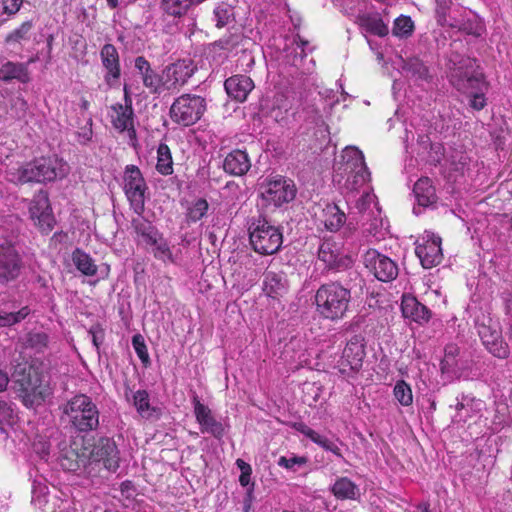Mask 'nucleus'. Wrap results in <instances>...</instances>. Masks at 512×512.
Wrapping results in <instances>:
<instances>
[{"mask_svg": "<svg viewBox=\"0 0 512 512\" xmlns=\"http://www.w3.org/2000/svg\"><path fill=\"white\" fill-rule=\"evenodd\" d=\"M444 352V358L440 363L441 372L451 379L460 378L465 368V362L458 358L460 348L456 344H448Z\"/></svg>", "mask_w": 512, "mask_h": 512, "instance_id": "4be33fe9", "label": "nucleus"}, {"mask_svg": "<svg viewBox=\"0 0 512 512\" xmlns=\"http://www.w3.org/2000/svg\"><path fill=\"white\" fill-rule=\"evenodd\" d=\"M449 27L457 28L459 31H462L474 37L482 36V34L485 31V25L483 21L476 15L470 18H453L451 23H449Z\"/></svg>", "mask_w": 512, "mask_h": 512, "instance_id": "72a5a7b5", "label": "nucleus"}, {"mask_svg": "<svg viewBox=\"0 0 512 512\" xmlns=\"http://www.w3.org/2000/svg\"><path fill=\"white\" fill-rule=\"evenodd\" d=\"M251 167V161L248 154L243 150H233L224 159L223 169L233 176H242L246 174Z\"/></svg>", "mask_w": 512, "mask_h": 512, "instance_id": "bb28decb", "label": "nucleus"}, {"mask_svg": "<svg viewBox=\"0 0 512 512\" xmlns=\"http://www.w3.org/2000/svg\"><path fill=\"white\" fill-rule=\"evenodd\" d=\"M249 239L255 252L262 255L276 253L283 242L278 227L268 223L265 218L253 219L249 225Z\"/></svg>", "mask_w": 512, "mask_h": 512, "instance_id": "0eeeda50", "label": "nucleus"}, {"mask_svg": "<svg viewBox=\"0 0 512 512\" xmlns=\"http://www.w3.org/2000/svg\"><path fill=\"white\" fill-rule=\"evenodd\" d=\"M125 92V105L117 103L111 107L115 115H112L111 122L115 129L120 132L128 131L130 137L136 136V131L134 129L133 117L134 112L132 108V100L127 93L126 87L124 88Z\"/></svg>", "mask_w": 512, "mask_h": 512, "instance_id": "6ab92c4d", "label": "nucleus"}, {"mask_svg": "<svg viewBox=\"0 0 512 512\" xmlns=\"http://www.w3.org/2000/svg\"><path fill=\"white\" fill-rule=\"evenodd\" d=\"M393 393L396 400L402 406H410L413 403L412 389L404 380L396 382Z\"/></svg>", "mask_w": 512, "mask_h": 512, "instance_id": "c03bdc74", "label": "nucleus"}, {"mask_svg": "<svg viewBox=\"0 0 512 512\" xmlns=\"http://www.w3.org/2000/svg\"><path fill=\"white\" fill-rule=\"evenodd\" d=\"M363 263L367 269L382 282H390L398 276L397 263L375 249H368L363 255Z\"/></svg>", "mask_w": 512, "mask_h": 512, "instance_id": "f8f14e48", "label": "nucleus"}, {"mask_svg": "<svg viewBox=\"0 0 512 512\" xmlns=\"http://www.w3.org/2000/svg\"><path fill=\"white\" fill-rule=\"evenodd\" d=\"M88 332L92 337L93 345L96 347L97 350H99V347L104 340V329L101 327L100 324H95L90 327Z\"/></svg>", "mask_w": 512, "mask_h": 512, "instance_id": "052dcab7", "label": "nucleus"}, {"mask_svg": "<svg viewBox=\"0 0 512 512\" xmlns=\"http://www.w3.org/2000/svg\"><path fill=\"white\" fill-rule=\"evenodd\" d=\"M355 22L361 29L378 37H385L389 33L388 25L379 13H362L357 15Z\"/></svg>", "mask_w": 512, "mask_h": 512, "instance_id": "cd10ccee", "label": "nucleus"}, {"mask_svg": "<svg viewBox=\"0 0 512 512\" xmlns=\"http://www.w3.org/2000/svg\"><path fill=\"white\" fill-rule=\"evenodd\" d=\"M24 0H2L3 13L12 16L21 8Z\"/></svg>", "mask_w": 512, "mask_h": 512, "instance_id": "680f3d73", "label": "nucleus"}, {"mask_svg": "<svg viewBox=\"0 0 512 512\" xmlns=\"http://www.w3.org/2000/svg\"><path fill=\"white\" fill-rule=\"evenodd\" d=\"M123 190L130 208L141 216L145 210L148 186L141 170L135 165H127L123 173Z\"/></svg>", "mask_w": 512, "mask_h": 512, "instance_id": "6e6552de", "label": "nucleus"}, {"mask_svg": "<svg viewBox=\"0 0 512 512\" xmlns=\"http://www.w3.org/2000/svg\"><path fill=\"white\" fill-rule=\"evenodd\" d=\"M17 392L23 404L28 407L39 406L49 398L53 389L51 375L45 365H17L13 372Z\"/></svg>", "mask_w": 512, "mask_h": 512, "instance_id": "f257e3e1", "label": "nucleus"}, {"mask_svg": "<svg viewBox=\"0 0 512 512\" xmlns=\"http://www.w3.org/2000/svg\"><path fill=\"white\" fill-rule=\"evenodd\" d=\"M415 253L425 269L439 265L443 258L441 238L434 235L428 236L423 243L417 244Z\"/></svg>", "mask_w": 512, "mask_h": 512, "instance_id": "aec40b11", "label": "nucleus"}, {"mask_svg": "<svg viewBox=\"0 0 512 512\" xmlns=\"http://www.w3.org/2000/svg\"><path fill=\"white\" fill-rule=\"evenodd\" d=\"M23 262L11 243H0V285H8L18 279Z\"/></svg>", "mask_w": 512, "mask_h": 512, "instance_id": "ddd939ff", "label": "nucleus"}, {"mask_svg": "<svg viewBox=\"0 0 512 512\" xmlns=\"http://www.w3.org/2000/svg\"><path fill=\"white\" fill-rule=\"evenodd\" d=\"M31 219L43 233H49L54 226V217L47 192L40 190L29 204Z\"/></svg>", "mask_w": 512, "mask_h": 512, "instance_id": "2eb2a0df", "label": "nucleus"}, {"mask_svg": "<svg viewBox=\"0 0 512 512\" xmlns=\"http://www.w3.org/2000/svg\"><path fill=\"white\" fill-rule=\"evenodd\" d=\"M224 87L231 98L243 102L254 88V83L246 75H234L225 80Z\"/></svg>", "mask_w": 512, "mask_h": 512, "instance_id": "b1692460", "label": "nucleus"}, {"mask_svg": "<svg viewBox=\"0 0 512 512\" xmlns=\"http://www.w3.org/2000/svg\"><path fill=\"white\" fill-rule=\"evenodd\" d=\"M305 463L306 459L304 457H280L278 460V465L287 469H292L295 465H303Z\"/></svg>", "mask_w": 512, "mask_h": 512, "instance_id": "69168bd1", "label": "nucleus"}, {"mask_svg": "<svg viewBox=\"0 0 512 512\" xmlns=\"http://www.w3.org/2000/svg\"><path fill=\"white\" fill-rule=\"evenodd\" d=\"M156 170L164 176L171 175L173 173V160L171 151L167 144L160 143L157 148V164Z\"/></svg>", "mask_w": 512, "mask_h": 512, "instance_id": "4c0bfd02", "label": "nucleus"}, {"mask_svg": "<svg viewBox=\"0 0 512 512\" xmlns=\"http://www.w3.org/2000/svg\"><path fill=\"white\" fill-rule=\"evenodd\" d=\"M58 461L64 470L70 472L79 470L81 467H84L87 462L84 454L80 455L76 449L67 445L61 449Z\"/></svg>", "mask_w": 512, "mask_h": 512, "instance_id": "2f4dec72", "label": "nucleus"}, {"mask_svg": "<svg viewBox=\"0 0 512 512\" xmlns=\"http://www.w3.org/2000/svg\"><path fill=\"white\" fill-rule=\"evenodd\" d=\"M478 335L486 349L499 359L509 357L510 349L503 340L499 326L490 318H483L481 322L477 321Z\"/></svg>", "mask_w": 512, "mask_h": 512, "instance_id": "9b49d317", "label": "nucleus"}, {"mask_svg": "<svg viewBox=\"0 0 512 512\" xmlns=\"http://www.w3.org/2000/svg\"><path fill=\"white\" fill-rule=\"evenodd\" d=\"M263 291L271 298L283 296L288 291V280L282 271L267 270L263 274Z\"/></svg>", "mask_w": 512, "mask_h": 512, "instance_id": "5701e85b", "label": "nucleus"}, {"mask_svg": "<svg viewBox=\"0 0 512 512\" xmlns=\"http://www.w3.org/2000/svg\"><path fill=\"white\" fill-rule=\"evenodd\" d=\"M72 261L76 268L85 276H95L97 274V265L89 254L76 248L72 252Z\"/></svg>", "mask_w": 512, "mask_h": 512, "instance_id": "c9c22d12", "label": "nucleus"}, {"mask_svg": "<svg viewBox=\"0 0 512 512\" xmlns=\"http://www.w3.org/2000/svg\"><path fill=\"white\" fill-rule=\"evenodd\" d=\"M132 345L140 360L144 364L149 363V354L147 351V347L144 338L140 334H136L133 336Z\"/></svg>", "mask_w": 512, "mask_h": 512, "instance_id": "864d4df0", "label": "nucleus"}, {"mask_svg": "<svg viewBox=\"0 0 512 512\" xmlns=\"http://www.w3.org/2000/svg\"><path fill=\"white\" fill-rule=\"evenodd\" d=\"M340 157L335 168L337 182L344 179L342 189L346 193L358 191L370 179L363 153L356 147H346Z\"/></svg>", "mask_w": 512, "mask_h": 512, "instance_id": "423d86ee", "label": "nucleus"}, {"mask_svg": "<svg viewBox=\"0 0 512 512\" xmlns=\"http://www.w3.org/2000/svg\"><path fill=\"white\" fill-rule=\"evenodd\" d=\"M332 493L341 500L355 499L359 494V488L349 478L341 477L332 486Z\"/></svg>", "mask_w": 512, "mask_h": 512, "instance_id": "e433bc0d", "label": "nucleus"}, {"mask_svg": "<svg viewBox=\"0 0 512 512\" xmlns=\"http://www.w3.org/2000/svg\"><path fill=\"white\" fill-rule=\"evenodd\" d=\"M363 233L366 236L377 237L381 231L382 221L378 217H373L369 222L363 224Z\"/></svg>", "mask_w": 512, "mask_h": 512, "instance_id": "4d7b16f0", "label": "nucleus"}, {"mask_svg": "<svg viewBox=\"0 0 512 512\" xmlns=\"http://www.w3.org/2000/svg\"><path fill=\"white\" fill-rule=\"evenodd\" d=\"M135 68L142 77L143 84L152 93L161 92V75L159 76L150 66V63L143 57L135 59Z\"/></svg>", "mask_w": 512, "mask_h": 512, "instance_id": "c756f323", "label": "nucleus"}, {"mask_svg": "<svg viewBox=\"0 0 512 512\" xmlns=\"http://www.w3.org/2000/svg\"><path fill=\"white\" fill-rule=\"evenodd\" d=\"M401 309L405 318H411L418 323L428 322L431 311L414 297H403Z\"/></svg>", "mask_w": 512, "mask_h": 512, "instance_id": "c85d7f7f", "label": "nucleus"}, {"mask_svg": "<svg viewBox=\"0 0 512 512\" xmlns=\"http://www.w3.org/2000/svg\"><path fill=\"white\" fill-rule=\"evenodd\" d=\"M414 29V23L409 16L401 15L394 21L393 35L401 38L410 36Z\"/></svg>", "mask_w": 512, "mask_h": 512, "instance_id": "49530a36", "label": "nucleus"}, {"mask_svg": "<svg viewBox=\"0 0 512 512\" xmlns=\"http://www.w3.org/2000/svg\"><path fill=\"white\" fill-rule=\"evenodd\" d=\"M33 28V22L31 20L23 22L19 28L12 31L6 37V42H21L22 40L29 39V33Z\"/></svg>", "mask_w": 512, "mask_h": 512, "instance_id": "8fccbe9b", "label": "nucleus"}, {"mask_svg": "<svg viewBox=\"0 0 512 512\" xmlns=\"http://www.w3.org/2000/svg\"><path fill=\"white\" fill-rule=\"evenodd\" d=\"M102 66L106 70L104 81L109 87L119 84L121 76L119 53L117 48L110 43L105 44L100 50Z\"/></svg>", "mask_w": 512, "mask_h": 512, "instance_id": "a211bd4d", "label": "nucleus"}, {"mask_svg": "<svg viewBox=\"0 0 512 512\" xmlns=\"http://www.w3.org/2000/svg\"><path fill=\"white\" fill-rule=\"evenodd\" d=\"M293 428L297 430L298 432L302 433L306 437H308L310 440L315 436L316 431L307 426L303 422H297L293 424Z\"/></svg>", "mask_w": 512, "mask_h": 512, "instance_id": "338daca9", "label": "nucleus"}, {"mask_svg": "<svg viewBox=\"0 0 512 512\" xmlns=\"http://www.w3.org/2000/svg\"><path fill=\"white\" fill-rule=\"evenodd\" d=\"M314 443L321 446L326 451H330L333 454H335L339 458H343L340 448L338 447L337 443L335 441H332L325 436L320 435L319 433H315V436L311 439Z\"/></svg>", "mask_w": 512, "mask_h": 512, "instance_id": "603ef678", "label": "nucleus"}, {"mask_svg": "<svg viewBox=\"0 0 512 512\" xmlns=\"http://www.w3.org/2000/svg\"><path fill=\"white\" fill-rule=\"evenodd\" d=\"M194 414L202 433H209L217 439L224 436L225 430L221 422L215 419L210 408L200 402L198 396H193Z\"/></svg>", "mask_w": 512, "mask_h": 512, "instance_id": "f3484780", "label": "nucleus"}, {"mask_svg": "<svg viewBox=\"0 0 512 512\" xmlns=\"http://www.w3.org/2000/svg\"><path fill=\"white\" fill-rule=\"evenodd\" d=\"M364 357V339L360 335H354L343 350L342 365L349 366L352 371H358L362 367Z\"/></svg>", "mask_w": 512, "mask_h": 512, "instance_id": "412c9836", "label": "nucleus"}, {"mask_svg": "<svg viewBox=\"0 0 512 512\" xmlns=\"http://www.w3.org/2000/svg\"><path fill=\"white\" fill-rule=\"evenodd\" d=\"M87 124L77 132V139L81 144H87L92 138V119H89Z\"/></svg>", "mask_w": 512, "mask_h": 512, "instance_id": "0e129e2a", "label": "nucleus"}, {"mask_svg": "<svg viewBox=\"0 0 512 512\" xmlns=\"http://www.w3.org/2000/svg\"><path fill=\"white\" fill-rule=\"evenodd\" d=\"M130 393L137 412L145 418L152 416L155 408L150 405L148 392L146 390H137L136 392L130 391Z\"/></svg>", "mask_w": 512, "mask_h": 512, "instance_id": "58836bf2", "label": "nucleus"}, {"mask_svg": "<svg viewBox=\"0 0 512 512\" xmlns=\"http://www.w3.org/2000/svg\"><path fill=\"white\" fill-rule=\"evenodd\" d=\"M23 345L35 352H43L48 345V335L43 332L27 333L23 338Z\"/></svg>", "mask_w": 512, "mask_h": 512, "instance_id": "a19ab883", "label": "nucleus"}, {"mask_svg": "<svg viewBox=\"0 0 512 512\" xmlns=\"http://www.w3.org/2000/svg\"><path fill=\"white\" fill-rule=\"evenodd\" d=\"M68 165L57 157H40L24 165L6 171L8 181L15 184L45 183L64 178Z\"/></svg>", "mask_w": 512, "mask_h": 512, "instance_id": "7ed1b4c3", "label": "nucleus"}, {"mask_svg": "<svg viewBox=\"0 0 512 512\" xmlns=\"http://www.w3.org/2000/svg\"><path fill=\"white\" fill-rule=\"evenodd\" d=\"M206 99L195 94H183L176 98L170 108L171 119L180 125L195 124L206 111Z\"/></svg>", "mask_w": 512, "mask_h": 512, "instance_id": "1a4fd4ad", "label": "nucleus"}, {"mask_svg": "<svg viewBox=\"0 0 512 512\" xmlns=\"http://www.w3.org/2000/svg\"><path fill=\"white\" fill-rule=\"evenodd\" d=\"M374 201V195L365 192L356 202V208L359 213L365 214L368 210H370L371 205Z\"/></svg>", "mask_w": 512, "mask_h": 512, "instance_id": "13d9d810", "label": "nucleus"}, {"mask_svg": "<svg viewBox=\"0 0 512 512\" xmlns=\"http://www.w3.org/2000/svg\"><path fill=\"white\" fill-rule=\"evenodd\" d=\"M131 225L136 234L142 237L143 242L147 245L156 243V238L159 235V232L151 222L144 219L142 215L132 219Z\"/></svg>", "mask_w": 512, "mask_h": 512, "instance_id": "f704fd0d", "label": "nucleus"}, {"mask_svg": "<svg viewBox=\"0 0 512 512\" xmlns=\"http://www.w3.org/2000/svg\"><path fill=\"white\" fill-rule=\"evenodd\" d=\"M294 182L284 176L276 175L268 177L260 184V196L262 200L275 207L293 201L296 197Z\"/></svg>", "mask_w": 512, "mask_h": 512, "instance_id": "9d476101", "label": "nucleus"}, {"mask_svg": "<svg viewBox=\"0 0 512 512\" xmlns=\"http://www.w3.org/2000/svg\"><path fill=\"white\" fill-rule=\"evenodd\" d=\"M196 67L191 60H178L165 67L161 75V88L177 89L183 86L194 74Z\"/></svg>", "mask_w": 512, "mask_h": 512, "instance_id": "4468645a", "label": "nucleus"}, {"mask_svg": "<svg viewBox=\"0 0 512 512\" xmlns=\"http://www.w3.org/2000/svg\"><path fill=\"white\" fill-rule=\"evenodd\" d=\"M351 289L349 281H333L322 284L316 291L315 304L319 315L327 320L343 319L351 305Z\"/></svg>", "mask_w": 512, "mask_h": 512, "instance_id": "39448f33", "label": "nucleus"}, {"mask_svg": "<svg viewBox=\"0 0 512 512\" xmlns=\"http://www.w3.org/2000/svg\"><path fill=\"white\" fill-rule=\"evenodd\" d=\"M46 490V486H37L35 483L33 484L31 502L35 507L43 509L44 511V506L47 504Z\"/></svg>", "mask_w": 512, "mask_h": 512, "instance_id": "5fc2aeb1", "label": "nucleus"}, {"mask_svg": "<svg viewBox=\"0 0 512 512\" xmlns=\"http://www.w3.org/2000/svg\"><path fill=\"white\" fill-rule=\"evenodd\" d=\"M302 113L304 119L311 123H318L321 120L320 110L315 105H307L303 108Z\"/></svg>", "mask_w": 512, "mask_h": 512, "instance_id": "e2e57ef3", "label": "nucleus"}, {"mask_svg": "<svg viewBox=\"0 0 512 512\" xmlns=\"http://www.w3.org/2000/svg\"><path fill=\"white\" fill-rule=\"evenodd\" d=\"M208 202L203 199L199 198L193 204L189 207L187 212V218L189 221L197 222L201 220L208 211Z\"/></svg>", "mask_w": 512, "mask_h": 512, "instance_id": "09e8293b", "label": "nucleus"}, {"mask_svg": "<svg viewBox=\"0 0 512 512\" xmlns=\"http://www.w3.org/2000/svg\"><path fill=\"white\" fill-rule=\"evenodd\" d=\"M236 465L240 469L241 474L239 477V482L243 487H247L250 485L251 480V474H252V468L250 464L246 463L242 459L236 460Z\"/></svg>", "mask_w": 512, "mask_h": 512, "instance_id": "6e6d98bb", "label": "nucleus"}, {"mask_svg": "<svg viewBox=\"0 0 512 512\" xmlns=\"http://www.w3.org/2000/svg\"><path fill=\"white\" fill-rule=\"evenodd\" d=\"M325 227L330 231H338L346 221V215L338 206H328L326 209Z\"/></svg>", "mask_w": 512, "mask_h": 512, "instance_id": "ea45409f", "label": "nucleus"}, {"mask_svg": "<svg viewBox=\"0 0 512 512\" xmlns=\"http://www.w3.org/2000/svg\"><path fill=\"white\" fill-rule=\"evenodd\" d=\"M28 314V307H23L16 312L0 310V326L5 327L16 324L25 319Z\"/></svg>", "mask_w": 512, "mask_h": 512, "instance_id": "de8ad7c7", "label": "nucleus"}, {"mask_svg": "<svg viewBox=\"0 0 512 512\" xmlns=\"http://www.w3.org/2000/svg\"><path fill=\"white\" fill-rule=\"evenodd\" d=\"M318 258L328 267L336 269L347 267L352 263L351 258L347 256H341L336 244L329 240L321 243L318 250Z\"/></svg>", "mask_w": 512, "mask_h": 512, "instance_id": "a878e982", "label": "nucleus"}, {"mask_svg": "<svg viewBox=\"0 0 512 512\" xmlns=\"http://www.w3.org/2000/svg\"><path fill=\"white\" fill-rule=\"evenodd\" d=\"M0 80L4 82L18 80L21 83H27L29 81L27 65L7 61L0 68Z\"/></svg>", "mask_w": 512, "mask_h": 512, "instance_id": "473e14b6", "label": "nucleus"}, {"mask_svg": "<svg viewBox=\"0 0 512 512\" xmlns=\"http://www.w3.org/2000/svg\"><path fill=\"white\" fill-rule=\"evenodd\" d=\"M90 457L95 462H101L109 471L115 472L119 468V451L115 441L109 437H100L95 442Z\"/></svg>", "mask_w": 512, "mask_h": 512, "instance_id": "dca6fc26", "label": "nucleus"}, {"mask_svg": "<svg viewBox=\"0 0 512 512\" xmlns=\"http://www.w3.org/2000/svg\"><path fill=\"white\" fill-rule=\"evenodd\" d=\"M216 26L221 28L234 21V9L227 3H221L214 9Z\"/></svg>", "mask_w": 512, "mask_h": 512, "instance_id": "a18cd8bd", "label": "nucleus"}, {"mask_svg": "<svg viewBox=\"0 0 512 512\" xmlns=\"http://www.w3.org/2000/svg\"><path fill=\"white\" fill-rule=\"evenodd\" d=\"M14 417L12 405L6 401H0V424L11 423Z\"/></svg>", "mask_w": 512, "mask_h": 512, "instance_id": "bf43d9fd", "label": "nucleus"}, {"mask_svg": "<svg viewBox=\"0 0 512 512\" xmlns=\"http://www.w3.org/2000/svg\"><path fill=\"white\" fill-rule=\"evenodd\" d=\"M35 283L39 288L48 290L50 288L51 278L44 275H37L35 278Z\"/></svg>", "mask_w": 512, "mask_h": 512, "instance_id": "774afa93", "label": "nucleus"}, {"mask_svg": "<svg viewBox=\"0 0 512 512\" xmlns=\"http://www.w3.org/2000/svg\"><path fill=\"white\" fill-rule=\"evenodd\" d=\"M436 8H435V17L437 23L444 27L448 26L451 23L455 16L450 15V11L452 9V0H435Z\"/></svg>", "mask_w": 512, "mask_h": 512, "instance_id": "79ce46f5", "label": "nucleus"}, {"mask_svg": "<svg viewBox=\"0 0 512 512\" xmlns=\"http://www.w3.org/2000/svg\"><path fill=\"white\" fill-rule=\"evenodd\" d=\"M149 245L154 248L153 252L156 258L161 260L169 259L172 261V253L170 251V248L167 242L161 237L160 234L156 238V243Z\"/></svg>", "mask_w": 512, "mask_h": 512, "instance_id": "3c124183", "label": "nucleus"}, {"mask_svg": "<svg viewBox=\"0 0 512 512\" xmlns=\"http://www.w3.org/2000/svg\"><path fill=\"white\" fill-rule=\"evenodd\" d=\"M413 193L417 203L423 207H428L437 200L435 188L428 177H422L414 184Z\"/></svg>", "mask_w": 512, "mask_h": 512, "instance_id": "7c9ffc66", "label": "nucleus"}, {"mask_svg": "<svg viewBox=\"0 0 512 512\" xmlns=\"http://www.w3.org/2000/svg\"><path fill=\"white\" fill-rule=\"evenodd\" d=\"M62 420L78 434L96 431L100 425V410L86 394H76L60 405Z\"/></svg>", "mask_w": 512, "mask_h": 512, "instance_id": "20e7f679", "label": "nucleus"}, {"mask_svg": "<svg viewBox=\"0 0 512 512\" xmlns=\"http://www.w3.org/2000/svg\"><path fill=\"white\" fill-rule=\"evenodd\" d=\"M450 82L460 92L470 95L469 104L475 110H481L486 105L483 93L485 86L484 75L478 70L476 59L456 56L450 59Z\"/></svg>", "mask_w": 512, "mask_h": 512, "instance_id": "f03ea898", "label": "nucleus"}, {"mask_svg": "<svg viewBox=\"0 0 512 512\" xmlns=\"http://www.w3.org/2000/svg\"><path fill=\"white\" fill-rule=\"evenodd\" d=\"M400 68L405 77L413 79L414 81L430 82L432 74L425 63L418 57H408L406 59L400 58Z\"/></svg>", "mask_w": 512, "mask_h": 512, "instance_id": "393cba45", "label": "nucleus"}, {"mask_svg": "<svg viewBox=\"0 0 512 512\" xmlns=\"http://www.w3.org/2000/svg\"><path fill=\"white\" fill-rule=\"evenodd\" d=\"M196 0H162L163 10L171 16H181Z\"/></svg>", "mask_w": 512, "mask_h": 512, "instance_id": "37998d69", "label": "nucleus"}]
</instances>
